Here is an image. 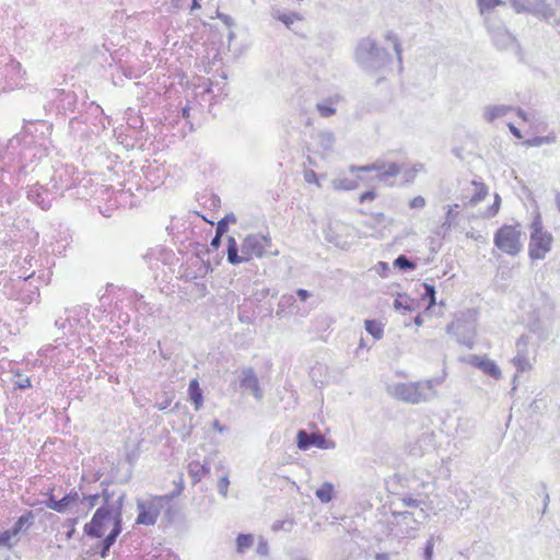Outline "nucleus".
<instances>
[{
	"mask_svg": "<svg viewBox=\"0 0 560 560\" xmlns=\"http://www.w3.org/2000/svg\"><path fill=\"white\" fill-rule=\"evenodd\" d=\"M271 246V238L267 235L256 233L247 235L241 246L238 254V245L233 236L228 237L226 259L231 265H240L247 262L253 258H261Z\"/></svg>",
	"mask_w": 560,
	"mask_h": 560,
	"instance_id": "1",
	"label": "nucleus"
},
{
	"mask_svg": "<svg viewBox=\"0 0 560 560\" xmlns=\"http://www.w3.org/2000/svg\"><path fill=\"white\" fill-rule=\"evenodd\" d=\"M354 60L366 72H376L389 61V55L371 37L360 39L354 49Z\"/></svg>",
	"mask_w": 560,
	"mask_h": 560,
	"instance_id": "2",
	"label": "nucleus"
},
{
	"mask_svg": "<svg viewBox=\"0 0 560 560\" xmlns=\"http://www.w3.org/2000/svg\"><path fill=\"white\" fill-rule=\"evenodd\" d=\"M388 393L393 397L409 404L427 401L436 394L433 380L411 383H394L388 386Z\"/></svg>",
	"mask_w": 560,
	"mask_h": 560,
	"instance_id": "3",
	"label": "nucleus"
},
{
	"mask_svg": "<svg viewBox=\"0 0 560 560\" xmlns=\"http://www.w3.org/2000/svg\"><path fill=\"white\" fill-rule=\"evenodd\" d=\"M126 493L121 491L118 494V505L115 509H107L106 506H100L92 520L84 525V533L92 538H101L104 536L106 523L113 522V526L120 521L122 526V505Z\"/></svg>",
	"mask_w": 560,
	"mask_h": 560,
	"instance_id": "4",
	"label": "nucleus"
},
{
	"mask_svg": "<svg viewBox=\"0 0 560 560\" xmlns=\"http://www.w3.org/2000/svg\"><path fill=\"white\" fill-rule=\"evenodd\" d=\"M392 524L398 528L402 537L415 538L420 530L421 524L429 517L424 509L412 511H392Z\"/></svg>",
	"mask_w": 560,
	"mask_h": 560,
	"instance_id": "5",
	"label": "nucleus"
},
{
	"mask_svg": "<svg viewBox=\"0 0 560 560\" xmlns=\"http://www.w3.org/2000/svg\"><path fill=\"white\" fill-rule=\"evenodd\" d=\"M522 232L518 225H503L494 234L493 243L503 253L515 256L522 248Z\"/></svg>",
	"mask_w": 560,
	"mask_h": 560,
	"instance_id": "6",
	"label": "nucleus"
},
{
	"mask_svg": "<svg viewBox=\"0 0 560 560\" xmlns=\"http://www.w3.org/2000/svg\"><path fill=\"white\" fill-rule=\"evenodd\" d=\"M516 13H528L548 23H557L556 9L547 0H509Z\"/></svg>",
	"mask_w": 560,
	"mask_h": 560,
	"instance_id": "7",
	"label": "nucleus"
},
{
	"mask_svg": "<svg viewBox=\"0 0 560 560\" xmlns=\"http://www.w3.org/2000/svg\"><path fill=\"white\" fill-rule=\"evenodd\" d=\"M165 506H167V512H170V502L164 495H155L147 500H138L137 509L139 513L137 516V523L147 526L154 525L158 516Z\"/></svg>",
	"mask_w": 560,
	"mask_h": 560,
	"instance_id": "8",
	"label": "nucleus"
},
{
	"mask_svg": "<svg viewBox=\"0 0 560 560\" xmlns=\"http://www.w3.org/2000/svg\"><path fill=\"white\" fill-rule=\"evenodd\" d=\"M349 171L351 173L375 171L377 173L376 179L378 182H382V183L386 184L387 186H393L395 177L400 173L401 170H400L399 165L396 163L386 164L383 161H376L375 163L370 164V165H363V166L351 165L349 167Z\"/></svg>",
	"mask_w": 560,
	"mask_h": 560,
	"instance_id": "9",
	"label": "nucleus"
},
{
	"mask_svg": "<svg viewBox=\"0 0 560 560\" xmlns=\"http://www.w3.org/2000/svg\"><path fill=\"white\" fill-rule=\"evenodd\" d=\"M108 476L113 483H126L132 476L133 457H112Z\"/></svg>",
	"mask_w": 560,
	"mask_h": 560,
	"instance_id": "10",
	"label": "nucleus"
},
{
	"mask_svg": "<svg viewBox=\"0 0 560 560\" xmlns=\"http://www.w3.org/2000/svg\"><path fill=\"white\" fill-rule=\"evenodd\" d=\"M296 443L300 450L307 451L312 447L319 450H331L335 447V443L323 436L318 432H307L300 430L296 434Z\"/></svg>",
	"mask_w": 560,
	"mask_h": 560,
	"instance_id": "11",
	"label": "nucleus"
},
{
	"mask_svg": "<svg viewBox=\"0 0 560 560\" xmlns=\"http://www.w3.org/2000/svg\"><path fill=\"white\" fill-rule=\"evenodd\" d=\"M528 342L529 339L526 336H521L516 341V354L512 359V363L520 373L529 371L533 368Z\"/></svg>",
	"mask_w": 560,
	"mask_h": 560,
	"instance_id": "12",
	"label": "nucleus"
},
{
	"mask_svg": "<svg viewBox=\"0 0 560 560\" xmlns=\"http://www.w3.org/2000/svg\"><path fill=\"white\" fill-rule=\"evenodd\" d=\"M552 235L548 232L530 235L529 256L533 259H542L551 249Z\"/></svg>",
	"mask_w": 560,
	"mask_h": 560,
	"instance_id": "13",
	"label": "nucleus"
},
{
	"mask_svg": "<svg viewBox=\"0 0 560 560\" xmlns=\"http://www.w3.org/2000/svg\"><path fill=\"white\" fill-rule=\"evenodd\" d=\"M240 383L242 387L249 389L257 400L262 399L264 394L259 386L258 377L252 368H245L242 370Z\"/></svg>",
	"mask_w": 560,
	"mask_h": 560,
	"instance_id": "14",
	"label": "nucleus"
},
{
	"mask_svg": "<svg viewBox=\"0 0 560 560\" xmlns=\"http://www.w3.org/2000/svg\"><path fill=\"white\" fill-rule=\"evenodd\" d=\"M470 364L482 371L485 374L490 375L494 380L502 377V372L497 363L487 358L486 355H472L469 360Z\"/></svg>",
	"mask_w": 560,
	"mask_h": 560,
	"instance_id": "15",
	"label": "nucleus"
},
{
	"mask_svg": "<svg viewBox=\"0 0 560 560\" xmlns=\"http://www.w3.org/2000/svg\"><path fill=\"white\" fill-rule=\"evenodd\" d=\"M122 530V526L120 525V521L114 525L112 530L105 538L100 542V551L98 555L102 559H106L109 555V550L112 546L115 544L117 537L120 535Z\"/></svg>",
	"mask_w": 560,
	"mask_h": 560,
	"instance_id": "16",
	"label": "nucleus"
},
{
	"mask_svg": "<svg viewBox=\"0 0 560 560\" xmlns=\"http://www.w3.org/2000/svg\"><path fill=\"white\" fill-rule=\"evenodd\" d=\"M489 31L494 44L501 49L508 48L514 43V37L503 26H498L495 28L489 27Z\"/></svg>",
	"mask_w": 560,
	"mask_h": 560,
	"instance_id": "17",
	"label": "nucleus"
},
{
	"mask_svg": "<svg viewBox=\"0 0 560 560\" xmlns=\"http://www.w3.org/2000/svg\"><path fill=\"white\" fill-rule=\"evenodd\" d=\"M340 95H331L316 104V110L323 118L331 117L336 114V104L340 102Z\"/></svg>",
	"mask_w": 560,
	"mask_h": 560,
	"instance_id": "18",
	"label": "nucleus"
},
{
	"mask_svg": "<svg viewBox=\"0 0 560 560\" xmlns=\"http://www.w3.org/2000/svg\"><path fill=\"white\" fill-rule=\"evenodd\" d=\"M511 110H513V107L509 105H489L483 108L482 115L486 121L492 122L506 116Z\"/></svg>",
	"mask_w": 560,
	"mask_h": 560,
	"instance_id": "19",
	"label": "nucleus"
},
{
	"mask_svg": "<svg viewBox=\"0 0 560 560\" xmlns=\"http://www.w3.org/2000/svg\"><path fill=\"white\" fill-rule=\"evenodd\" d=\"M210 472V464L205 460L202 464L199 462H191L188 465V474L191 477L192 483H197L203 476Z\"/></svg>",
	"mask_w": 560,
	"mask_h": 560,
	"instance_id": "20",
	"label": "nucleus"
},
{
	"mask_svg": "<svg viewBox=\"0 0 560 560\" xmlns=\"http://www.w3.org/2000/svg\"><path fill=\"white\" fill-rule=\"evenodd\" d=\"M34 513L32 511H27L26 513H24L23 515H21L16 521L15 523L13 524V526L11 528H9V532L11 533V535L18 539V535L24 530L25 527H28L33 524L34 522Z\"/></svg>",
	"mask_w": 560,
	"mask_h": 560,
	"instance_id": "21",
	"label": "nucleus"
},
{
	"mask_svg": "<svg viewBox=\"0 0 560 560\" xmlns=\"http://www.w3.org/2000/svg\"><path fill=\"white\" fill-rule=\"evenodd\" d=\"M189 398L195 405V410L198 411L203 402L202 390L197 380H191L188 385Z\"/></svg>",
	"mask_w": 560,
	"mask_h": 560,
	"instance_id": "22",
	"label": "nucleus"
},
{
	"mask_svg": "<svg viewBox=\"0 0 560 560\" xmlns=\"http://www.w3.org/2000/svg\"><path fill=\"white\" fill-rule=\"evenodd\" d=\"M271 15L282 22L289 30H292L295 22L302 21V15L296 12L282 13L280 10H272Z\"/></svg>",
	"mask_w": 560,
	"mask_h": 560,
	"instance_id": "23",
	"label": "nucleus"
},
{
	"mask_svg": "<svg viewBox=\"0 0 560 560\" xmlns=\"http://www.w3.org/2000/svg\"><path fill=\"white\" fill-rule=\"evenodd\" d=\"M458 208H459L458 203H454V205H448L447 206V210H446V214H445V220H444V222L441 225V229L444 231V234L447 231H450L453 225H455L456 219H457V217L459 214V212L457 211Z\"/></svg>",
	"mask_w": 560,
	"mask_h": 560,
	"instance_id": "24",
	"label": "nucleus"
},
{
	"mask_svg": "<svg viewBox=\"0 0 560 560\" xmlns=\"http://www.w3.org/2000/svg\"><path fill=\"white\" fill-rule=\"evenodd\" d=\"M335 494V488L331 482H324L316 489L315 495L322 503H329Z\"/></svg>",
	"mask_w": 560,
	"mask_h": 560,
	"instance_id": "25",
	"label": "nucleus"
},
{
	"mask_svg": "<svg viewBox=\"0 0 560 560\" xmlns=\"http://www.w3.org/2000/svg\"><path fill=\"white\" fill-rule=\"evenodd\" d=\"M472 185L475 187V192L466 205L475 207L486 198L488 195V187L483 183H478L475 180L472 182Z\"/></svg>",
	"mask_w": 560,
	"mask_h": 560,
	"instance_id": "26",
	"label": "nucleus"
},
{
	"mask_svg": "<svg viewBox=\"0 0 560 560\" xmlns=\"http://www.w3.org/2000/svg\"><path fill=\"white\" fill-rule=\"evenodd\" d=\"M336 142L335 135L331 131H320L317 135V143L324 151H331Z\"/></svg>",
	"mask_w": 560,
	"mask_h": 560,
	"instance_id": "27",
	"label": "nucleus"
},
{
	"mask_svg": "<svg viewBox=\"0 0 560 560\" xmlns=\"http://www.w3.org/2000/svg\"><path fill=\"white\" fill-rule=\"evenodd\" d=\"M365 330L373 336L375 340H380L383 337L384 330L380 322L375 319H366L364 322Z\"/></svg>",
	"mask_w": 560,
	"mask_h": 560,
	"instance_id": "28",
	"label": "nucleus"
},
{
	"mask_svg": "<svg viewBox=\"0 0 560 560\" xmlns=\"http://www.w3.org/2000/svg\"><path fill=\"white\" fill-rule=\"evenodd\" d=\"M80 501L79 493L77 491H70L65 497L59 499L60 503V513H65L68 509H70L73 504L78 503Z\"/></svg>",
	"mask_w": 560,
	"mask_h": 560,
	"instance_id": "29",
	"label": "nucleus"
},
{
	"mask_svg": "<svg viewBox=\"0 0 560 560\" xmlns=\"http://www.w3.org/2000/svg\"><path fill=\"white\" fill-rule=\"evenodd\" d=\"M384 38H385V40L390 42L393 44V48L395 50L398 63L401 66L402 50H401V45H400L398 36L394 32L388 31V32H386Z\"/></svg>",
	"mask_w": 560,
	"mask_h": 560,
	"instance_id": "30",
	"label": "nucleus"
},
{
	"mask_svg": "<svg viewBox=\"0 0 560 560\" xmlns=\"http://www.w3.org/2000/svg\"><path fill=\"white\" fill-rule=\"evenodd\" d=\"M254 544L253 534H238L236 538L237 552L244 553L245 550L249 549Z\"/></svg>",
	"mask_w": 560,
	"mask_h": 560,
	"instance_id": "31",
	"label": "nucleus"
},
{
	"mask_svg": "<svg viewBox=\"0 0 560 560\" xmlns=\"http://www.w3.org/2000/svg\"><path fill=\"white\" fill-rule=\"evenodd\" d=\"M556 142V136H537L532 139H528L524 142L526 147H541L544 144H551Z\"/></svg>",
	"mask_w": 560,
	"mask_h": 560,
	"instance_id": "32",
	"label": "nucleus"
},
{
	"mask_svg": "<svg viewBox=\"0 0 560 560\" xmlns=\"http://www.w3.org/2000/svg\"><path fill=\"white\" fill-rule=\"evenodd\" d=\"M332 187L338 190H352L358 187V183L346 177H337L332 180Z\"/></svg>",
	"mask_w": 560,
	"mask_h": 560,
	"instance_id": "33",
	"label": "nucleus"
},
{
	"mask_svg": "<svg viewBox=\"0 0 560 560\" xmlns=\"http://www.w3.org/2000/svg\"><path fill=\"white\" fill-rule=\"evenodd\" d=\"M399 503L402 508H412L417 511L423 509L421 505L424 503L422 499L415 498L412 494H406L399 499Z\"/></svg>",
	"mask_w": 560,
	"mask_h": 560,
	"instance_id": "34",
	"label": "nucleus"
},
{
	"mask_svg": "<svg viewBox=\"0 0 560 560\" xmlns=\"http://www.w3.org/2000/svg\"><path fill=\"white\" fill-rule=\"evenodd\" d=\"M174 486H175V489L167 493V494H164V497L166 498V500L171 503L175 498H177L184 490L185 488V483H184V479H183V475H179L178 476V479L177 480H174Z\"/></svg>",
	"mask_w": 560,
	"mask_h": 560,
	"instance_id": "35",
	"label": "nucleus"
},
{
	"mask_svg": "<svg viewBox=\"0 0 560 560\" xmlns=\"http://www.w3.org/2000/svg\"><path fill=\"white\" fill-rule=\"evenodd\" d=\"M115 494V491L109 492L107 489H104L102 494H100L102 497L101 506H106L107 509H115L118 505V498L115 501H113Z\"/></svg>",
	"mask_w": 560,
	"mask_h": 560,
	"instance_id": "36",
	"label": "nucleus"
},
{
	"mask_svg": "<svg viewBox=\"0 0 560 560\" xmlns=\"http://www.w3.org/2000/svg\"><path fill=\"white\" fill-rule=\"evenodd\" d=\"M293 526L294 521L292 518L278 520L272 524L271 529L273 532L284 530L289 533L293 529Z\"/></svg>",
	"mask_w": 560,
	"mask_h": 560,
	"instance_id": "37",
	"label": "nucleus"
},
{
	"mask_svg": "<svg viewBox=\"0 0 560 560\" xmlns=\"http://www.w3.org/2000/svg\"><path fill=\"white\" fill-rule=\"evenodd\" d=\"M394 266L401 270H413L416 268V264L412 262L407 256L399 255L394 260Z\"/></svg>",
	"mask_w": 560,
	"mask_h": 560,
	"instance_id": "38",
	"label": "nucleus"
},
{
	"mask_svg": "<svg viewBox=\"0 0 560 560\" xmlns=\"http://www.w3.org/2000/svg\"><path fill=\"white\" fill-rule=\"evenodd\" d=\"M100 498L101 495L98 493L84 495L80 501V504L83 506L84 510H86L88 513L98 503Z\"/></svg>",
	"mask_w": 560,
	"mask_h": 560,
	"instance_id": "39",
	"label": "nucleus"
},
{
	"mask_svg": "<svg viewBox=\"0 0 560 560\" xmlns=\"http://www.w3.org/2000/svg\"><path fill=\"white\" fill-rule=\"evenodd\" d=\"M480 12L483 14L486 11L492 10L499 5H505L503 0H477Z\"/></svg>",
	"mask_w": 560,
	"mask_h": 560,
	"instance_id": "40",
	"label": "nucleus"
},
{
	"mask_svg": "<svg viewBox=\"0 0 560 560\" xmlns=\"http://www.w3.org/2000/svg\"><path fill=\"white\" fill-rule=\"evenodd\" d=\"M423 289H424V292H423L422 296L424 299L429 300V307H432L433 305L436 304L435 288L432 284L423 283Z\"/></svg>",
	"mask_w": 560,
	"mask_h": 560,
	"instance_id": "41",
	"label": "nucleus"
},
{
	"mask_svg": "<svg viewBox=\"0 0 560 560\" xmlns=\"http://www.w3.org/2000/svg\"><path fill=\"white\" fill-rule=\"evenodd\" d=\"M16 541L18 539L11 535L9 529L0 534V547L12 548Z\"/></svg>",
	"mask_w": 560,
	"mask_h": 560,
	"instance_id": "42",
	"label": "nucleus"
},
{
	"mask_svg": "<svg viewBox=\"0 0 560 560\" xmlns=\"http://www.w3.org/2000/svg\"><path fill=\"white\" fill-rule=\"evenodd\" d=\"M229 485H230V480H229V477L228 475L221 477L218 481V491L219 493L223 497V498H226L228 497V488H229Z\"/></svg>",
	"mask_w": 560,
	"mask_h": 560,
	"instance_id": "43",
	"label": "nucleus"
},
{
	"mask_svg": "<svg viewBox=\"0 0 560 560\" xmlns=\"http://www.w3.org/2000/svg\"><path fill=\"white\" fill-rule=\"evenodd\" d=\"M433 551H434V540H433V538H430L427 540L424 549H423L424 560H432Z\"/></svg>",
	"mask_w": 560,
	"mask_h": 560,
	"instance_id": "44",
	"label": "nucleus"
},
{
	"mask_svg": "<svg viewBox=\"0 0 560 560\" xmlns=\"http://www.w3.org/2000/svg\"><path fill=\"white\" fill-rule=\"evenodd\" d=\"M45 505L46 508L60 513L61 506L59 500L56 499L52 494H50L48 499L45 501Z\"/></svg>",
	"mask_w": 560,
	"mask_h": 560,
	"instance_id": "45",
	"label": "nucleus"
},
{
	"mask_svg": "<svg viewBox=\"0 0 560 560\" xmlns=\"http://www.w3.org/2000/svg\"><path fill=\"white\" fill-rule=\"evenodd\" d=\"M256 552L259 556H267L268 555L269 546H268L267 540L264 537H259V540H258V544H257V548H256Z\"/></svg>",
	"mask_w": 560,
	"mask_h": 560,
	"instance_id": "46",
	"label": "nucleus"
},
{
	"mask_svg": "<svg viewBox=\"0 0 560 560\" xmlns=\"http://www.w3.org/2000/svg\"><path fill=\"white\" fill-rule=\"evenodd\" d=\"M544 233L540 217L537 215L530 225V235Z\"/></svg>",
	"mask_w": 560,
	"mask_h": 560,
	"instance_id": "47",
	"label": "nucleus"
},
{
	"mask_svg": "<svg viewBox=\"0 0 560 560\" xmlns=\"http://www.w3.org/2000/svg\"><path fill=\"white\" fill-rule=\"evenodd\" d=\"M409 206L412 209H421L425 206V199L422 196H417L410 200Z\"/></svg>",
	"mask_w": 560,
	"mask_h": 560,
	"instance_id": "48",
	"label": "nucleus"
},
{
	"mask_svg": "<svg viewBox=\"0 0 560 560\" xmlns=\"http://www.w3.org/2000/svg\"><path fill=\"white\" fill-rule=\"evenodd\" d=\"M500 203H501V198L498 194H495L494 196V202L493 205L489 208V217H494L499 209H500Z\"/></svg>",
	"mask_w": 560,
	"mask_h": 560,
	"instance_id": "49",
	"label": "nucleus"
},
{
	"mask_svg": "<svg viewBox=\"0 0 560 560\" xmlns=\"http://www.w3.org/2000/svg\"><path fill=\"white\" fill-rule=\"evenodd\" d=\"M304 180L308 184H318L317 183V174L312 170H306L304 172Z\"/></svg>",
	"mask_w": 560,
	"mask_h": 560,
	"instance_id": "50",
	"label": "nucleus"
},
{
	"mask_svg": "<svg viewBox=\"0 0 560 560\" xmlns=\"http://www.w3.org/2000/svg\"><path fill=\"white\" fill-rule=\"evenodd\" d=\"M404 298H397L395 299L394 301V308L395 310H407V311H411V307L407 304H404V301H402Z\"/></svg>",
	"mask_w": 560,
	"mask_h": 560,
	"instance_id": "51",
	"label": "nucleus"
},
{
	"mask_svg": "<svg viewBox=\"0 0 560 560\" xmlns=\"http://www.w3.org/2000/svg\"><path fill=\"white\" fill-rule=\"evenodd\" d=\"M228 231V223L225 220H220L217 224L215 233L219 235H223Z\"/></svg>",
	"mask_w": 560,
	"mask_h": 560,
	"instance_id": "52",
	"label": "nucleus"
},
{
	"mask_svg": "<svg viewBox=\"0 0 560 560\" xmlns=\"http://www.w3.org/2000/svg\"><path fill=\"white\" fill-rule=\"evenodd\" d=\"M172 402V397H165V399L161 402H155L154 407L158 410H165Z\"/></svg>",
	"mask_w": 560,
	"mask_h": 560,
	"instance_id": "53",
	"label": "nucleus"
},
{
	"mask_svg": "<svg viewBox=\"0 0 560 560\" xmlns=\"http://www.w3.org/2000/svg\"><path fill=\"white\" fill-rule=\"evenodd\" d=\"M376 197L375 192L370 190V191H365L361 195L360 197V202L363 203L368 200H374Z\"/></svg>",
	"mask_w": 560,
	"mask_h": 560,
	"instance_id": "54",
	"label": "nucleus"
},
{
	"mask_svg": "<svg viewBox=\"0 0 560 560\" xmlns=\"http://www.w3.org/2000/svg\"><path fill=\"white\" fill-rule=\"evenodd\" d=\"M222 235L215 233L214 237L211 240L210 246L218 249L221 245Z\"/></svg>",
	"mask_w": 560,
	"mask_h": 560,
	"instance_id": "55",
	"label": "nucleus"
},
{
	"mask_svg": "<svg viewBox=\"0 0 560 560\" xmlns=\"http://www.w3.org/2000/svg\"><path fill=\"white\" fill-rule=\"evenodd\" d=\"M296 294L300 298V300L303 301V302L306 301L310 298V295H311L310 292L307 290H305V289H299L296 291Z\"/></svg>",
	"mask_w": 560,
	"mask_h": 560,
	"instance_id": "56",
	"label": "nucleus"
},
{
	"mask_svg": "<svg viewBox=\"0 0 560 560\" xmlns=\"http://www.w3.org/2000/svg\"><path fill=\"white\" fill-rule=\"evenodd\" d=\"M463 345H465L468 348H472L474 346V334L469 335L468 337H465L463 340H460Z\"/></svg>",
	"mask_w": 560,
	"mask_h": 560,
	"instance_id": "57",
	"label": "nucleus"
},
{
	"mask_svg": "<svg viewBox=\"0 0 560 560\" xmlns=\"http://www.w3.org/2000/svg\"><path fill=\"white\" fill-rule=\"evenodd\" d=\"M509 129L512 132V135L517 139H521L523 137L520 129H517L513 124H509Z\"/></svg>",
	"mask_w": 560,
	"mask_h": 560,
	"instance_id": "58",
	"label": "nucleus"
},
{
	"mask_svg": "<svg viewBox=\"0 0 560 560\" xmlns=\"http://www.w3.org/2000/svg\"><path fill=\"white\" fill-rule=\"evenodd\" d=\"M219 18L226 24V25H232L233 24V20L231 16L229 15H225V14H220Z\"/></svg>",
	"mask_w": 560,
	"mask_h": 560,
	"instance_id": "59",
	"label": "nucleus"
},
{
	"mask_svg": "<svg viewBox=\"0 0 560 560\" xmlns=\"http://www.w3.org/2000/svg\"><path fill=\"white\" fill-rule=\"evenodd\" d=\"M375 560H389V555L386 552L376 553Z\"/></svg>",
	"mask_w": 560,
	"mask_h": 560,
	"instance_id": "60",
	"label": "nucleus"
},
{
	"mask_svg": "<svg viewBox=\"0 0 560 560\" xmlns=\"http://www.w3.org/2000/svg\"><path fill=\"white\" fill-rule=\"evenodd\" d=\"M222 220H225V222L229 224L230 222L235 223L236 218L233 213L226 214Z\"/></svg>",
	"mask_w": 560,
	"mask_h": 560,
	"instance_id": "61",
	"label": "nucleus"
},
{
	"mask_svg": "<svg viewBox=\"0 0 560 560\" xmlns=\"http://www.w3.org/2000/svg\"><path fill=\"white\" fill-rule=\"evenodd\" d=\"M423 170V165L422 164H416L412 166V176H416L418 174V172L422 171Z\"/></svg>",
	"mask_w": 560,
	"mask_h": 560,
	"instance_id": "62",
	"label": "nucleus"
},
{
	"mask_svg": "<svg viewBox=\"0 0 560 560\" xmlns=\"http://www.w3.org/2000/svg\"><path fill=\"white\" fill-rule=\"evenodd\" d=\"M549 494L548 493H545V497H544V510H542V513L545 514L547 512V508H548V504H549Z\"/></svg>",
	"mask_w": 560,
	"mask_h": 560,
	"instance_id": "63",
	"label": "nucleus"
},
{
	"mask_svg": "<svg viewBox=\"0 0 560 560\" xmlns=\"http://www.w3.org/2000/svg\"><path fill=\"white\" fill-rule=\"evenodd\" d=\"M405 177H406L407 180H411V179H413L416 177V176H412V167L405 172Z\"/></svg>",
	"mask_w": 560,
	"mask_h": 560,
	"instance_id": "64",
	"label": "nucleus"
}]
</instances>
